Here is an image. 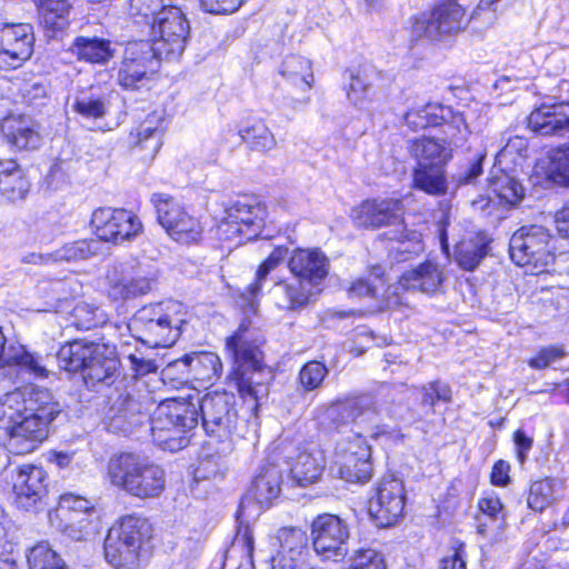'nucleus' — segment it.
Returning a JSON list of instances; mask_svg holds the SVG:
<instances>
[{
  "instance_id": "1",
  "label": "nucleus",
  "mask_w": 569,
  "mask_h": 569,
  "mask_svg": "<svg viewBox=\"0 0 569 569\" xmlns=\"http://www.w3.org/2000/svg\"><path fill=\"white\" fill-rule=\"evenodd\" d=\"M319 410L337 422L341 433L336 447L347 446L351 452L358 451L360 446H369L367 438L379 439L389 432L379 425V417L373 401L369 396L349 398L336 401Z\"/></svg>"
},
{
  "instance_id": "2",
  "label": "nucleus",
  "mask_w": 569,
  "mask_h": 569,
  "mask_svg": "<svg viewBox=\"0 0 569 569\" xmlns=\"http://www.w3.org/2000/svg\"><path fill=\"white\" fill-rule=\"evenodd\" d=\"M231 352L234 369L231 373L238 392L244 400L252 403L257 410L259 401L268 396L269 382L272 379L271 370L262 362V353L257 345L248 337V331L239 329L226 341Z\"/></svg>"
},
{
  "instance_id": "3",
  "label": "nucleus",
  "mask_w": 569,
  "mask_h": 569,
  "mask_svg": "<svg viewBox=\"0 0 569 569\" xmlns=\"http://www.w3.org/2000/svg\"><path fill=\"white\" fill-rule=\"evenodd\" d=\"M106 475L114 488L139 499L157 498L166 487L164 470L149 458L133 452L113 455Z\"/></svg>"
},
{
  "instance_id": "4",
  "label": "nucleus",
  "mask_w": 569,
  "mask_h": 569,
  "mask_svg": "<svg viewBox=\"0 0 569 569\" xmlns=\"http://www.w3.org/2000/svg\"><path fill=\"white\" fill-rule=\"evenodd\" d=\"M405 206L400 199L376 198L367 199L351 210V220L357 228L379 229L383 227H396L390 231L388 239L396 240L398 247L396 251L406 257H399L398 260H407L411 253H418L422 250L420 234L412 231L408 233L405 226Z\"/></svg>"
},
{
  "instance_id": "5",
  "label": "nucleus",
  "mask_w": 569,
  "mask_h": 569,
  "mask_svg": "<svg viewBox=\"0 0 569 569\" xmlns=\"http://www.w3.org/2000/svg\"><path fill=\"white\" fill-rule=\"evenodd\" d=\"M148 422L158 447L181 450L189 445L188 433L197 427V405L191 397L166 399L154 407Z\"/></svg>"
},
{
  "instance_id": "6",
  "label": "nucleus",
  "mask_w": 569,
  "mask_h": 569,
  "mask_svg": "<svg viewBox=\"0 0 569 569\" xmlns=\"http://www.w3.org/2000/svg\"><path fill=\"white\" fill-rule=\"evenodd\" d=\"M182 305L174 300L150 303L140 308L131 319L133 336L151 348H167L181 335Z\"/></svg>"
},
{
  "instance_id": "7",
  "label": "nucleus",
  "mask_w": 569,
  "mask_h": 569,
  "mask_svg": "<svg viewBox=\"0 0 569 569\" xmlns=\"http://www.w3.org/2000/svg\"><path fill=\"white\" fill-rule=\"evenodd\" d=\"M151 536L152 527L146 518L134 515L122 517L106 537V559L116 567L138 568L143 547Z\"/></svg>"
},
{
  "instance_id": "8",
  "label": "nucleus",
  "mask_w": 569,
  "mask_h": 569,
  "mask_svg": "<svg viewBox=\"0 0 569 569\" xmlns=\"http://www.w3.org/2000/svg\"><path fill=\"white\" fill-rule=\"evenodd\" d=\"M509 251L515 263L540 273L555 262L556 239L543 226H523L511 236Z\"/></svg>"
},
{
  "instance_id": "9",
  "label": "nucleus",
  "mask_w": 569,
  "mask_h": 569,
  "mask_svg": "<svg viewBox=\"0 0 569 569\" xmlns=\"http://www.w3.org/2000/svg\"><path fill=\"white\" fill-rule=\"evenodd\" d=\"M36 406L10 431V447L18 453L33 451L48 437V427L60 413V405L48 389L40 391Z\"/></svg>"
},
{
  "instance_id": "10",
  "label": "nucleus",
  "mask_w": 569,
  "mask_h": 569,
  "mask_svg": "<svg viewBox=\"0 0 569 569\" xmlns=\"http://www.w3.org/2000/svg\"><path fill=\"white\" fill-rule=\"evenodd\" d=\"M197 405V418L201 412L202 427L209 437L217 438L222 443L221 452L230 453L233 449L231 435L233 433L238 411L236 396L227 391L208 392L201 399H193Z\"/></svg>"
},
{
  "instance_id": "11",
  "label": "nucleus",
  "mask_w": 569,
  "mask_h": 569,
  "mask_svg": "<svg viewBox=\"0 0 569 569\" xmlns=\"http://www.w3.org/2000/svg\"><path fill=\"white\" fill-rule=\"evenodd\" d=\"M190 37V24L182 10L174 6L162 7L150 24L149 46L169 61L179 59Z\"/></svg>"
},
{
  "instance_id": "12",
  "label": "nucleus",
  "mask_w": 569,
  "mask_h": 569,
  "mask_svg": "<svg viewBox=\"0 0 569 569\" xmlns=\"http://www.w3.org/2000/svg\"><path fill=\"white\" fill-rule=\"evenodd\" d=\"M472 18H468L461 0H440L428 13L415 17L412 34L419 39L440 41L465 30Z\"/></svg>"
},
{
  "instance_id": "13",
  "label": "nucleus",
  "mask_w": 569,
  "mask_h": 569,
  "mask_svg": "<svg viewBox=\"0 0 569 569\" xmlns=\"http://www.w3.org/2000/svg\"><path fill=\"white\" fill-rule=\"evenodd\" d=\"M266 207L256 199L236 201L226 210V217L219 224V232L227 240L250 241L262 230L266 220Z\"/></svg>"
},
{
  "instance_id": "14",
  "label": "nucleus",
  "mask_w": 569,
  "mask_h": 569,
  "mask_svg": "<svg viewBox=\"0 0 569 569\" xmlns=\"http://www.w3.org/2000/svg\"><path fill=\"white\" fill-rule=\"evenodd\" d=\"M97 240L121 244L142 232L140 219L131 211L111 207L96 209L90 219Z\"/></svg>"
},
{
  "instance_id": "15",
  "label": "nucleus",
  "mask_w": 569,
  "mask_h": 569,
  "mask_svg": "<svg viewBox=\"0 0 569 569\" xmlns=\"http://www.w3.org/2000/svg\"><path fill=\"white\" fill-rule=\"evenodd\" d=\"M152 201L157 209L158 220L168 234L177 242L192 244L199 242L202 227L198 219L188 214L170 196L157 193Z\"/></svg>"
},
{
  "instance_id": "16",
  "label": "nucleus",
  "mask_w": 569,
  "mask_h": 569,
  "mask_svg": "<svg viewBox=\"0 0 569 569\" xmlns=\"http://www.w3.org/2000/svg\"><path fill=\"white\" fill-rule=\"evenodd\" d=\"M313 549L323 560L338 561L348 553L349 528L336 515L318 516L312 522Z\"/></svg>"
},
{
  "instance_id": "17",
  "label": "nucleus",
  "mask_w": 569,
  "mask_h": 569,
  "mask_svg": "<svg viewBox=\"0 0 569 569\" xmlns=\"http://www.w3.org/2000/svg\"><path fill=\"white\" fill-rule=\"evenodd\" d=\"M147 41H136L127 46L124 58L118 72V81L124 89H139L154 73L160 61Z\"/></svg>"
},
{
  "instance_id": "18",
  "label": "nucleus",
  "mask_w": 569,
  "mask_h": 569,
  "mask_svg": "<svg viewBox=\"0 0 569 569\" xmlns=\"http://www.w3.org/2000/svg\"><path fill=\"white\" fill-rule=\"evenodd\" d=\"M406 492L402 480L393 476L383 477L369 499L368 511L378 526L395 525L402 516Z\"/></svg>"
},
{
  "instance_id": "19",
  "label": "nucleus",
  "mask_w": 569,
  "mask_h": 569,
  "mask_svg": "<svg viewBox=\"0 0 569 569\" xmlns=\"http://www.w3.org/2000/svg\"><path fill=\"white\" fill-rule=\"evenodd\" d=\"M34 33L29 23L4 24L0 28V68L17 69L33 52Z\"/></svg>"
},
{
  "instance_id": "20",
  "label": "nucleus",
  "mask_w": 569,
  "mask_h": 569,
  "mask_svg": "<svg viewBox=\"0 0 569 569\" xmlns=\"http://www.w3.org/2000/svg\"><path fill=\"white\" fill-rule=\"evenodd\" d=\"M12 490L19 508H33L47 491V472L36 465L10 467Z\"/></svg>"
},
{
  "instance_id": "21",
  "label": "nucleus",
  "mask_w": 569,
  "mask_h": 569,
  "mask_svg": "<svg viewBox=\"0 0 569 569\" xmlns=\"http://www.w3.org/2000/svg\"><path fill=\"white\" fill-rule=\"evenodd\" d=\"M151 406L153 402L149 396H136L129 391L120 393L111 406L113 416L110 427L124 435L133 432L148 421Z\"/></svg>"
},
{
  "instance_id": "22",
  "label": "nucleus",
  "mask_w": 569,
  "mask_h": 569,
  "mask_svg": "<svg viewBox=\"0 0 569 569\" xmlns=\"http://www.w3.org/2000/svg\"><path fill=\"white\" fill-rule=\"evenodd\" d=\"M296 280L312 290L329 272V260L319 249H296L288 261Z\"/></svg>"
},
{
  "instance_id": "23",
  "label": "nucleus",
  "mask_w": 569,
  "mask_h": 569,
  "mask_svg": "<svg viewBox=\"0 0 569 569\" xmlns=\"http://www.w3.org/2000/svg\"><path fill=\"white\" fill-rule=\"evenodd\" d=\"M43 389L30 383L4 393L0 398V429L10 433L28 410L36 406V395Z\"/></svg>"
},
{
  "instance_id": "24",
  "label": "nucleus",
  "mask_w": 569,
  "mask_h": 569,
  "mask_svg": "<svg viewBox=\"0 0 569 569\" xmlns=\"http://www.w3.org/2000/svg\"><path fill=\"white\" fill-rule=\"evenodd\" d=\"M176 370L187 371L194 380L212 382L221 375L222 363L218 355L200 352L187 355L169 363L163 370V375L171 377Z\"/></svg>"
},
{
  "instance_id": "25",
  "label": "nucleus",
  "mask_w": 569,
  "mask_h": 569,
  "mask_svg": "<svg viewBox=\"0 0 569 569\" xmlns=\"http://www.w3.org/2000/svg\"><path fill=\"white\" fill-rule=\"evenodd\" d=\"M347 446L336 447L335 462L342 479L348 482H366L372 476L371 448L360 446L351 452Z\"/></svg>"
},
{
  "instance_id": "26",
  "label": "nucleus",
  "mask_w": 569,
  "mask_h": 569,
  "mask_svg": "<svg viewBox=\"0 0 569 569\" xmlns=\"http://www.w3.org/2000/svg\"><path fill=\"white\" fill-rule=\"evenodd\" d=\"M529 128L541 136H563L569 132V102L541 104L528 117Z\"/></svg>"
},
{
  "instance_id": "27",
  "label": "nucleus",
  "mask_w": 569,
  "mask_h": 569,
  "mask_svg": "<svg viewBox=\"0 0 569 569\" xmlns=\"http://www.w3.org/2000/svg\"><path fill=\"white\" fill-rule=\"evenodd\" d=\"M282 471L274 465L263 466L252 479L250 487L241 500L243 508L247 501H254L262 508H268L280 496Z\"/></svg>"
},
{
  "instance_id": "28",
  "label": "nucleus",
  "mask_w": 569,
  "mask_h": 569,
  "mask_svg": "<svg viewBox=\"0 0 569 569\" xmlns=\"http://www.w3.org/2000/svg\"><path fill=\"white\" fill-rule=\"evenodd\" d=\"M118 367L119 362L113 352L103 345H97L94 355L90 356L82 370L83 381L89 389H94L98 385L109 386L116 379Z\"/></svg>"
},
{
  "instance_id": "29",
  "label": "nucleus",
  "mask_w": 569,
  "mask_h": 569,
  "mask_svg": "<svg viewBox=\"0 0 569 569\" xmlns=\"http://www.w3.org/2000/svg\"><path fill=\"white\" fill-rule=\"evenodd\" d=\"M1 130L8 143L20 150L37 149L41 137L37 123L28 116L11 114L3 119Z\"/></svg>"
},
{
  "instance_id": "30",
  "label": "nucleus",
  "mask_w": 569,
  "mask_h": 569,
  "mask_svg": "<svg viewBox=\"0 0 569 569\" xmlns=\"http://www.w3.org/2000/svg\"><path fill=\"white\" fill-rule=\"evenodd\" d=\"M6 366H17L37 379H47L52 372V355L29 352L20 343H9L4 353Z\"/></svg>"
},
{
  "instance_id": "31",
  "label": "nucleus",
  "mask_w": 569,
  "mask_h": 569,
  "mask_svg": "<svg viewBox=\"0 0 569 569\" xmlns=\"http://www.w3.org/2000/svg\"><path fill=\"white\" fill-rule=\"evenodd\" d=\"M445 281V274L440 266L431 260L419 263L406 271L399 279L402 289L417 290L425 293H435Z\"/></svg>"
},
{
  "instance_id": "32",
  "label": "nucleus",
  "mask_w": 569,
  "mask_h": 569,
  "mask_svg": "<svg viewBox=\"0 0 569 569\" xmlns=\"http://www.w3.org/2000/svg\"><path fill=\"white\" fill-rule=\"evenodd\" d=\"M109 296L113 300H127L151 292L158 283V272L153 269L140 270L131 278L114 280L109 276Z\"/></svg>"
},
{
  "instance_id": "33",
  "label": "nucleus",
  "mask_w": 569,
  "mask_h": 569,
  "mask_svg": "<svg viewBox=\"0 0 569 569\" xmlns=\"http://www.w3.org/2000/svg\"><path fill=\"white\" fill-rule=\"evenodd\" d=\"M270 301L280 310L296 311L302 309L312 295L310 288L295 280H280L268 291Z\"/></svg>"
},
{
  "instance_id": "34",
  "label": "nucleus",
  "mask_w": 569,
  "mask_h": 569,
  "mask_svg": "<svg viewBox=\"0 0 569 569\" xmlns=\"http://www.w3.org/2000/svg\"><path fill=\"white\" fill-rule=\"evenodd\" d=\"M478 508L481 516L478 517V533L488 536L492 531H497L498 536L506 527V513L500 498L495 493H487L479 499Z\"/></svg>"
},
{
  "instance_id": "35",
  "label": "nucleus",
  "mask_w": 569,
  "mask_h": 569,
  "mask_svg": "<svg viewBox=\"0 0 569 569\" xmlns=\"http://www.w3.org/2000/svg\"><path fill=\"white\" fill-rule=\"evenodd\" d=\"M410 153L418 160V167L421 166H441L450 157L451 151L439 139L421 137L410 141Z\"/></svg>"
},
{
  "instance_id": "36",
  "label": "nucleus",
  "mask_w": 569,
  "mask_h": 569,
  "mask_svg": "<svg viewBox=\"0 0 569 569\" xmlns=\"http://www.w3.org/2000/svg\"><path fill=\"white\" fill-rule=\"evenodd\" d=\"M98 343L74 340L62 346L54 357L61 369L66 371H82Z\"/></svg>"
},
{
  "instance_id": "37",
  "label": "nucleus",
  "mask_w": 569,
  "mask_h": 569,
  "mask_svg": "<svg viewBox=\"0 0 569 569\" xmlns=\"http://www.w3.org/2000/svg\"><path fill=\"white\" fill-rule=\"evenodd\" d=\"M323 458L320 452L299 453L291 463V477L299 486L316 482L323 471Z\"/></svg>"
},
{
  "instance_id": "38",
  "label": "nucleus",
  "mask_w": 569,
  "mask_h": 569,
  "mask_svg": "<svg viewBox=\"0 0 569 569\" xmlns=\"http://www.w3.org/2000/svg\"><path fill=\"white\" fill-rule=\"evenodd\" d=\"M29 190V183L21 168L13 160L0 163V192L9 200L22 199Z\"/></svg>"
},
{
  "instance_id": "39",
  "label": "nucleus",
  "mask_w": 569,
  "mask_h": 569,
  "mask_svg": "<svg viewBox=\"0 0 569 569\" xmlns=\"http://www.w3.org/2000/svg\"><path fill=\"white\" fill-rule=\"evenodd\" d=\"M288 249L286 247L279 246L274 248L268 258L260 264L256 272L253 282H251L246 288L244 292L241 293V298L246 305H248L250 308L254 307L256 298L261 291L268 274L286 259Z\"/></svg>"
},
{
  "instance_id": "40",
  "label": "nucleus",
  "mask_w": 569,
  "mask_h": 569,
  "mask_svg": "<svg viewBox=\"0 0 569 569\" xmlns=\"http://www.w3.org/2000/svg\"><path fill=\"white\" fill-rule=\"evenodd\" d=\"M100 240L79 239L66 242L60 248L52 251L54 262H78L88 260L101 251Z\"/></svg>"
},
{
  "instance_id": "41",
  "label": "nucleus",
  "mask_w": 569,
  "mask_h": 569,
  "mask_svg": "<svg viewBox=\"0 0 569 569\" xmlns=\"http://www.w3.org/2000/svg\"><path fill=\"white\" fill-rule=\"evenodd\" d=\"M239 134L248 147L258 152H269L277 147L274 134L261 119H256L244 124Z\"/></svg>"
},
{
  "instance_id": "42",
  "label": "nucleus",
  "mask_w": 569,
  "mask_h": 569,
  "mask_svg": "<svg viewBox=\"0 0 569 569\" xmlns=\"http://www.w3.org/2000/svg\"><path fill=\"white\" fill-rule=\"evenodd\" d=\"M70 50L79 60L91 63H103L112 57L110 42L96 37H77Z\"/></svg>"
},
{
  "instance_id": "43",
  "label": "nucleus",
  "mask_w": 569,
  "mask_h": 569,
  "mask_svg": "<svg viewBox=\"0 0 569 569\" xmlns=\"http://www.w3.org/2000/svg\"><path fill=\"white\" fill-rule=\"evenodd\" d=\"M281 76L301 90H309L313 82L311 62L301 56L287 57L281 66Z\"/></svg>"
},
{
  "instance_id": "44",
  "label": "nucleus",
  "mask_w": 569,
  "mask_h": 569,
  "mask_svg": "<svg viewBox=\"0 0 569 569\" xmlns=\"http://www.w3.org/2000/svg\"><path fill=\"white\" fill-rule=\"evenodd\" d=\"M415 188L431 194L442 196L447 192V181L441 166H421L413 171Z\"/></svg>"
},
{
  "instance_id": "45",
  "label": "nucleus",
  "mask_w": 569,
  "mask_h": 569,
  "mask_svg": "<svg viewBox=\"0 0 569 569\" xmlns=\"http://www.w3.org/2000/svg\"><path fill=\"white\" fill-rule=\"evenodd\" d=\"M546 176L560 187H569V142L549 151Z\"/></svg>"
},
{
  "instance_id": "46",
  "label": "nucleus",
  "mask_w": 569,
  "mask_h": 569,
  "mask_svg": "<svg viewBox=\"0 0 569 569\" xmlns=\"http://www.w3.org/2000/svg\"><path fill=\"white\" fill-rule=\"evenodd\" d=\"M160 117L152 114L148 117L138 128L137 146L146 150L147 157L154 158L162 146V132L159 128Z\"/></svg>"
},
{
  "instance_id": "47",
  "label": "nucleus",
  "mask_w": 569,
  "mask_h": 569,
  "mask_svg": "<svg viewBox=\"0 0 569 569\" xmlns=\"http://www.w3.org/2000/svg\"><path fill=\"white\" fill-rule=\"evenodd\" d=\"M489 186L501 202L511 207L519 203L525 197L522 184L505 172L492 177L489 181Z\"/></svg>"
},
{
  "instance_id": "48",
  "label": "nucleus",
  "mask_w": 569,
  "mask_h": 569,
  "mask_svg": "<svg viewBox=\"0 0 569 569\" xmlns=\"http://www.w3.org/2000/svg\"><path fill=\"white\" fill-rule=\"evenodd\" d=\"M41 22L47 29L63 30L69 23L71 4L69 0H40Z\"/></svg>"
},
{
  "instance_id": "49",
  "label": "nucleus",
  "mask_w": 569,
  "mask_h": 569,
  "mask_svg": "<svg viewBox=\"0 0 569 569\" xmlns=\"http://www.w3.org/2000/svg\"><path fill=\"white\" fill-rule=\"evenodd\" d=\"M443 120L441 141L452 151L453 148L462 147L469 134L470 129L466 122V118L462 113H452L450 120Z\"/></svg>"
},
{
  "instance_id": "50",
  "label": "nucleus",
  "mask_w": 569,
  "mask_h": 569,
  "mask_svg": "<svg viewBox=\"0 0 569 569\" xmlns=\"http://www.w3.org/2000/svg\"><path fill=\"white\" fill-rule=\"evenodd\" d=\"M443 109L437 104H426L418 109H411L405 114L406 124L412 130L436 127L445 119Z\"/></svg>"
},
{
  "instance_id": "51",
  "label": "nucleus",
  "mask_w": 569,
  "mask_h": 569,
  "mask_svg": "<svg viewBox=\"0 0 569 569\" xmlns=\"http://www.w3.org/2000/svg\"><path fill=\"white\" fill-rule=\"evenodd\" d=\"M107 321L103 310L86 302L78 303L71 313L70 322L79 330H91Z\"/></svg>"
},
{
  "instance_id": "52",
  "label": "nucleus",
  "mask_w": 569,
  "mask_h": 569,
  "mask_svg": "<svg viewBox=\"0 0 569 569\" xmlns=\"http://www.w3.org/2000/svg\"><path fill=\"white\" fill-rule=\"evenodd\" d=\"M28 563L29 569H68L58 553L46 542L30 549Z\"/></svg>"
},
{
  "instance_id": "53",
  "label": "nucleus",
  "mask_w": 569,
  "mask_h": 569,
  "mask_svg": "<svg viewBox=\"0 0 569 569\" xmlns=\"http://www.w3.org/2000/svg\"><path fill=\"white\" fill-rule=\"evenodd\" d=\"M556 481L552 479H542L535 481L529 490L528 507L533 511H542L555 501Z\"/></svg>"
},
{
  "instance_id": "54",
  "label": "nucleus",
  "mask_w": 569,
  "mask_h": 569,
  "mask_svg": "<svg viewBox=\"0 0 569 569\" xmlns=\"http://www.w3.org/2000/svg\"><path fill=\"white\" fill-rule=\"evenodd\" d=\"M487 254L486 244L479 241H462L456 249V261L465 270H475Z\"/></svg>"
},
{
  "instance_id": "55",
  "label": "nucleus",
  "mask_w": 569,
  "mask_h": 569,
  "mask_svg": "<svg viewBox=\"0 0 569 569\" xmlns=\"http://www.w3.org/2000/svg\"><path fill=\"white\" fill-rule=\"evenodd\" d=\"M72 109L87 119H101L108 110V101L103 97L82 94L76 98Z\"/></svg>"
},
{
  "instance_id": "56",
  "label": "nucleus",
  "mask_w": 569,
  "mask_h": 569,
  "mask_svg": "<svg viewBox=\"0 0 569 569\" xmlns=\"http://www.w3.org/2000/svg\"><path fill=\"white\" fill-rule=\"evenodd\" d=\"M278 540L280 542L279 552H293V556H299L300 552H307V535L299 528H281L278 532Z\"/></svg>"
},
{
  "instance_id": "57",
  "label": "nucleus",
  "mask_w": 569,
  "mask_h": 569,
  "mask_svg": "<svg viewBox=\"0 0 569 569\" xmlns=\"http://www.w3.org/2000/svg\"><path fill=\"white\" fill-rule=\"evenodd\" d=\"M350 82L347 91L348 99L356 107L361 108L362 104L368 100L369 93L372 87V82L368 74L357 71L350 72Z\"/></svg>"
},
{
  "instance_id": "58",
  "label": "nucleus",
  "mask_w": 569,
  "mask_h": 569,
  "mask_svg": "<svg viewBox=\"0 0 569 569\" xmlns=\"http://www.w3.org/2000/svg\"><path fill=\"white\" fill-rule=\"evenodd\" d=\"M93 506L92 503L80 496H76L73 493H64L60 497L59 506H58V516L61 519H66V517H73L78 515H87L92 513Z\"/></svg>"
},
{
  "instance_id": "59",
  "label": "nucleus",
  "mask_w": 569,
  "mask_h": 569,
  "mask_svg": "<svg viewBox=\"0 0 569 569\" xmlns=\"http://www.w3.org/2000/svg\"><path fill=\"white\" fill-rule=\"evenodd\" d=\"M41 292L47 298L46 311H58L62 302H67L71 293L69 283L64 280H56L41 287Z\"/></svg>"
},
{
  "instance_id": "60",
  "label": "nucleus",
  "mask_w": 569,
  "mask_h": 569,
  "mask_svg": "<svg viewBox=\"0 0 569 569\" xmlns=\"http://www.w3.org/2000/svg\"><path fill=\"white\" fill-rule=\"evenodd\" d=\"M383 281L378 276L369 274L353 280L347 291L350 298H376Z\"/></svg>"
},
{
  "instance_id": "61",
  "label": "nucleus",
  "mask_w": 569,
  "mask_h": 569,
  "mask_svg": "<svg viewBox=\"0 0 569 569\" xmlns=\"http://www.w3.org/2000/svg\"><path fill=\"white\" fill-rule=\"evenodd\" d=\"M328 375L327 367L319 361H310L306 363L300 372V383L305 390L311 391L319 388Z\"/></svg>"
},
{
  "instance_id": "62",
  "label": "nucleus",
  "mask_w": 569,
  "mask_h": 569,
  "mask_svg": "<svg viewBox=\"0 0 569 569\" xmlns=\"http://www.w3.org/2000/svg\"><path fill=\"white\" fill-rule=\"evenodd\" d=\"M91 513L66 517L63 531L73 540H84L92 533Z\"/></svg>"
},
{
  "instance_id": "63",
  "label": "nucleus",
  "mask_w": 569,
  "mask_h": 569,
  "mask_svg": "<svg viewBox=\"0 0 569 569\" xmlns=\"http://www.w3.org/2000/svg\"><path fill=\"white\" fill-rule=\"evenodd\" d=\"M343 569H387L382 556L373 549L358 550Z\"/></svg>"
},
{
  "instance_id": "64",
  "label": "nucleus",
  "mask_w": 569,
  "mask_h": 569,
  "mask_svg": "<svg viewBox=\"0 0 569 569\" xmlns=\"http://www.w3.org/2000/svg\"><path fill=\"white\" fill-rule=\"evenodd\" d=\"M308 552H300L293 556V552H278L272 558V569H312L307 562Z\"/></svg>"
}]
</instances>
